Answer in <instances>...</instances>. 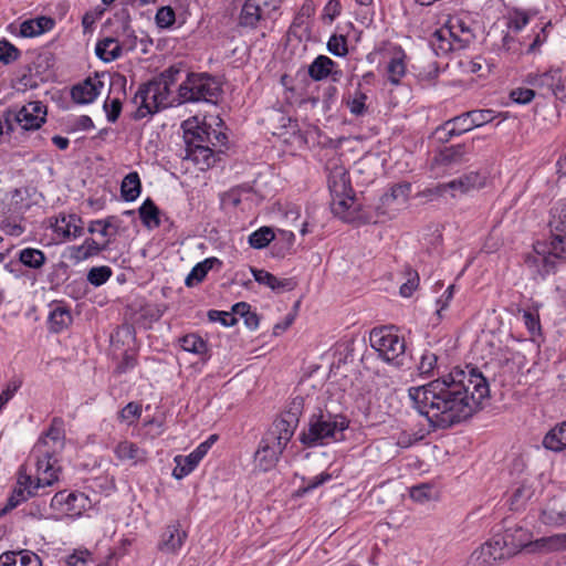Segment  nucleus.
I'll return each mask as SVG.
<instances>
[{
    "instance_id": "nucleus-38",
    "label": "nucleus",
    "mask_w": 566,
    "mask_h": 566,
    "mask_svg": "<svg viewBox=\"0 0 566 566\" xmlns=\"http://www.w3.org/2000/svg\"><path fill=\"white\" fill-rule=\"evenodd\" d=\"M539 521L546 526L562 527L566 525V511L552 505H545L539 514Z\"/></svg>"
},
{
    "instance_id": "nucleus-23",
    "label": "nucleus",
    "mask_w": 566,
    "mask_h": 566,
    "mask_svg": "<svg viewBox=\"0 0 566 566\" xmlns=\"http://www.w3.org/2000/svg\"><path fill=\"white\" fill-rule=\"evenodd\" d=\"M327 184L331 197L353 192L349 175L342 166H336L331 169Z\"/></svg>"
},
{
    "instance_id": "nucleus-7",
    "label": "nucleus",
    "mask_w": 566,
    "mask_h": 566,
    "mask_svg": "<svg viewBox=\"0 0 566 566\" xmlns=\"http://www.w3.org/2000/svg\"><path fill=\"white\" fill-rule=\"evenodd\" d=\"M279 432L271 426L259 443L254 453V463L260 471L268 472L272 470L292 439L287 433Z\"/></svg>"
},
{
    "instance_id": "nucleus-39",
    "label": "nucleus",
    "mask_w": 566,
    "mask_h": 566,
    "mask_svg": "<svg viewBox=\"0 0 566 566\" xmlns=\"http://www.w3.org/2000/svg\"><path fill=\"white\" fill-rule=\"evenodd\" d=\"M213 153L214 149L207 144L193 143V145H187V157L207 167H210L214 163Z\"/></svg>"
},
{
    "instance_id": "nucleus-53",
    "label": "nucleus",
    "mask_w": 566,
    "mask_h": 566,
    "mask_svg": "<svg viewBox=\"0 0 566 566\" xmlns=\"http://www.w3.org/2000/svg\"><path fill=\"white\" fill-rule=\"evenodd\" d=\"M438 364V356L434 353L424 350L418 364L420 376H431Z\"/></svg>"
},
{
    "instance_id": "nucleus-2",
    "label": "nucleus",
    "mask_w": 566,
    "mask_h": 566,
    "mask_svg": "<svg viewBox=\"0 0 566 566\" xmlns=\"http://www.w3.org/2000/svg\"><path fill=\"white\" fill-rule=\"evenodd\" d=\"M551 238L545 248L535 254H527L525 264L533 275L545 279L557 272L559 264L566 263V199H562L551 210Z\"/></svg>"
},
{
    "instance_id": "nucleus-13",
    "label": "nucleus",
    "mask_w": 566,
    "mask_h": 566,
    "mask_svg": "<svg viewBox=\"0 0 566 566\" xmlns=\"http://www.w3.org/2000/svg\"><path fill=\"white\" fill-rule=\"evenodd\" d=\"M88 505L90 500L84 493L65 490L56 492L50 503L54 511L69 516H81Z\"/></svg>"
},
{
    "instance_id": "nucleus-8",
    "label": "nucleus",
    "mask_w": 566,
    "mask_h": 566,
    "mask_svg": "<svg viewBox=\"0 0 566 566\" xmlns=\"http://www.w3.org/2000/svg\"><path fill=\"white\" fill-rule=\"evenodd\" d=\"M369 340L371 347L384 361L396 367L403 365L406 350L405 340L390 328H374L370 332Z\"/></svg>"
},
{
    "instance_id": "nucleus-4",
    "label": "nucleus",
    "mask_w": 566,
    "mask_h": 566,
    "mask_svg": "<svg viewBox=\"0 0 566 566\" xmlns=\"http://www.w3.org/2000/svg\"><path fill=\"white\" fill-rule=\"evenodd\" d=\"M348 424L345 416L319 409L310 417L308 428L300 434V441L307 448L325 446L337 440V434H342Z\"/></svg>"
},
{
    "instance_id": "nucleus-15",
    "label": "nucleus",
    "mask_w": 566,
    "mask_h": 566,
    "mask_svg": "<svg viewBox=\"0 0 566 566\" xmlns=\"http://www.w3.org/2000/svg\"><path fill=\"white\" fill-rule=\"evenodd\" d=\"M304 402L305 400L301 396L293 398L290 401L287 409L281 415L279 419L274 420L272 427L275 428V430H279V433L285 432L289 437L292 438L303 413Z\"/></svg>"
},
{
    "instance_id": "nucleus-40",
    "label": "nucleus",
    "mask_w": 566,
    "mask_h": 566,
    "mask_svg": "<svg viewBox=\"0 0 566 566\" xmlns=\"http://www.w3.org/2000/svg\"><path fill=\"white\" fill-rule=\"evenodd\" d=\"M272 254L275 258H285L293 250L295 234L292 231L280 230L279 237L274 239Z\"/></svg>"
},
{
    "instance_id": "nucleus-28",
    "label": "nucleus",
    "mask_w": 566,
    "mask_h": 566,
    "mask_svg": "<svg viewBox=\"0 0 566 566\" xmlns=\"http://www.w3.org/2000/svg\"><path fill=\"white\" fill-rule=\"evenodd\" d=\"M114 452L120 461H132L134 464L145 462L147 458V452L144 449L127 440L119 442Z\"/></svg>"
},
{
    "instance_id": "nucleus-26",
    "label": "nucleus",
    "mask_w": 566,
    "mask_h": 566,
    "mask_svg": "<svg viewBox=\"0 0 566 566\" xmlns=\"http://www.w3.org/2000/svg\"><path fill=\"white\" fill-rule=\"evenodd\" d=\"M542 444L553 452L566 449V420L553 427L543 438Z\"/></svg>"
},
{
    "instance_id": "nucleus-49",
    "label": "nucleus",
    "mask_w": 566,
    "mask_h": 566,
    "mask_svg": "<svg viewBox=\"0 0 566 566\" xmlns=\"http://www.w3.org/2000/svg\"><path fill=\"white\" fill-rule=\"evenodd\" d=\"M535 14L536 11H527L514 8L510 13L509 27L513 29L515 32H520L524 27L528 24L531 18Z\"/></svg>"
},
{
    "instance_id": "nucleus-60",
    "label": "nucleus",
    "mask_w": 566,
    "mask_h": 566,
    "mask_svg": "<svg viewBox=\"0 0 566 566\" xmlns=\"http://www.w3.org/2000/svg\"><path fill=\"white\" fill-rule=\"evenodd\" d=\"M327 50L335 56H345L348 53L346 38L343 35H332L327 42Z\"/></svg>"
},
{
    "instance_id": "nucleus-35",
    "label": "nucleus",
    "mask_w": 566,
    "mask_h": 566,
    "mask_svg": "<svg viewBox=\"0 0 566 566\" xmlns=\"http://www.w3.org/2000/svg\"><path fill=\"white\" fill-rule=\"evenodd\" d=\"M139 218L142 220V223L147 229H155L158 228L161 223L160 220V210L155 205V202L147 198L143 205L138 209Z\"/></svg>"
},
{
    "instance_id": "nucleus-52",
    "label": "nucleus",
    "mask_w": 566,
    "mask_h": 566,
    "mask_svg": "<svg viewBox=\"0 0 566 566\" xmlns=\"http://www.w3.org/2000/svg\"><path fill=\"white\" fill-rule=\"evenodd\" d=\"M112 269L106 265L92 268L87 273V281L94 286H101L112 276Z\"/></svg>"
},
{
    "instance_id": "nucleus-44",
    "label": "nucleus",
    "mask_w": 566,
    "mask_h": 566,
    "mask_svg": "<svg viewBox=\"0 0 566 566\" xmlns=\"http://www.w3.org/2000/svg\"><path fill=\"white\" fill-rule=\"evenodd\" d=\"M333 475L326 471L319 473L318 475L314 478H305L302 476L301 481L302 484L296 491V495L304 496L311 492H313L315 489L322 486L323 484L329 482L332 480Z\"/></svg>"
},
{
    "instance_id": "nucleus-25",
    "label": "nucleus",
    "mask_w": 566,
    "mask_h": 566,
    "mask_svg": "<svg viewBox=\"0 0 566 566\" xmlns=\"http://www.w3.org/2000/svg\"><path fill=\"white\" fill-rule=\"evenodd\" d=\"M54 231L64 238H78L83 234L82 219L75 214H61L54 224Z\"/></svg>"
},
{
    "instance_id": "nucleus-59",
    "label": "nucleus",
    "mask_w": 566,
    "mask_h": 566,
    "mask_svg": "<svg viewBox=\"0 0 566 566\" xmlns=\"http://www.w3.org/2000/svg\"><path fill=\"white\" fill-rule=\"evenodd\" d=\"M207 315L210 322H219L224 327H231L238 323V318L231 312L210 310Z\"/></svg>"
},
{
    "instance_id": "nucleus-24",
    "label": "nucleus",
    "mask_w": 566,
    "mask_h": 566,
    "mask_svg": "<svg viewBox=\"0 0 566 566\" xmlns=\"http://www.w3.org/2000/svg\"><path fill=\"white\" fill-rule=\"evenodd\" d=\"M109 242L111 240H105L103 243H98L92 238H86L81 245L71 248L70 258L76 263L82 262L106 250Z\"/></svg>"
},
{
    "instance_id": "nucleus-54",
    "label": "nucleus",
    "mask_w": 566,
    "mask_h": 566,
    "mask_svg": "<svg viewBox=\"0 0 566 566\" xmlns=\"http://www.w3.org/2000/svg\"><path fill=\"white\" fill-rule=\"evenodd\" d=\"M454 285H449L442 295L436 301V322L434 325L439 324L443 318V312L449 307L451 300L453 298Z\"/></svg>"
},
{
    "instance_id": "nucleus-57",
    "label": "nucleus",
    "mask_w": 566,
    "mask_h": 566,
    "mask_svg": "<svg viewBox=\"0 0 566 566\" xmlns=\"http://www.w3.org/2000/svg\"><path fill=\"white\" fill-rule=\"evenodd\" d=\"M458 136V133L455 132L454 127L452 126L449 119L439 125L433 132V137L440 144H447L452 138Z\"/></svg>"
},
{
    "instance_id": "nucleus-33",
    "label": "nucleus",
    "mask_w": 566,
    "mask_h": 566,
    "mask_svg": "<svg viewBox=\"0 0 566 566\" xmlns=\"http://www.w3.org/2000/svg\"><path fill=\"white\" fill-rule=\"evenodd\" d=\"M406 54L402 50L396 52L389 60L387 65L388 81L392 85H398L401 78L406 75Z\"/></svg>"
},
{
    "instance_id": "nucleus-27",
    "label": "nucleus",
    "mask_w": 566,
    "mask_h": 566,
    "mask_svg": "<svg viewBox=\"0 0 566 566\" xmlns=\"http://www.w3.org/2000/svg\"><path fill=\"white\" fill-rule=\"evenodd\" d=\"M95 53L103 62H112L123 54V45L115 38H105L99 40L95 46Z\"/></svg>"
},
{
    "instance_id": "nucleus-20",
    "label": "nucleus",
    "mask_w": 566,
    "mask_h": 566,
    "mask_svg": "<svg viewBox=\"0 0 566 566\" xmlns=\"http://www.w3.org/2000/svg\"><path fill=\"white\" fill-rule=\"evenodd\" d=\"M443 28L448 30L449 36L457 44V49L467 48L474 39L471 28L461 18H449Z\"/></svg>"
},
{
    "instance_id": "nucleus-18",
    "label": "nucleus",
    "mask_w": 566,
    "mask_h": 566,
    "mask_svg": "<svg viewBox=\"0 0 566 566\" xmlns=\"http://www.w3.org/2000/svg\"><path fill=\"white\" fill-rule=\"evenodd\" d=\"M187 538L179 523L168 525L160 535L158 549L164 554H177Z\"/></svg>"
},
{
    "instance_id": "nucleus-32",
    "label": "nucleus",
    "mask_w": 566,
    "mask_h": 566,
    "mask_svg": "<svg viewBox=\"0 0 566 566\" xmlns=\"http://www.w3.org/2000/svg\"><path fill=\"white\" fill-rule=\"evenodd\" d=\"M337 66L331 57L326 55H318L308 65V75L312 80L318 82L327 78L332 73V67Z\"/></svg>"
},
{
    "instance_id": "nucleus-63",
    "label": "nucleus",
    "mask_w": 566,
    "mask_h": 566,
    "mask_svg": "<svg viewBox=\"0 0 566 566\" xmlns=\"http://www.w3.org/2000/svg\"><path fill=\"white\" fill-rule=\"evenodd\" d=\"M155 20L159 28H169L175 23V11L171 7H161L157 10Z\"/></svg>"
},
{
    "instance_id": "nucleus-58",
    "label": "nucleus",
    "mask_w": 566,
    "mask_h": 566,
    "mask_svg": "<svg viewBox=\"0 0 566 566\" xmlns=\"http://www.w3.org/2000/svg\"><path fill=\"white\" fill-rule=\"evenodd\" d=\"M434 489L432 485L422 483L410 489V497L419 503H423L433 497Z\"/></svg>"
},
{
    "instance_id": "nucleus-41",
    "label": "nucleus",
    "mask_w": 566,
    "mask_h": 566,
    "mask_svg": "<svg viewBox=\"0 0 566 566\" xmlns=\"http://www.w3.org/2000/svg\"><path fill=\"white\" fill-rule=\"evenodd\" d=\"M19 261L27 268L38 270L44 265L46 256L39 249L24 248L19 252Z\"/></svg>"
},
{
    "instance_id": "nucleus-47",
    "label": "nucleus",
    "mask_w": 566,
    "mask_h": 566,
    "mask_svg": "<svg viewBox=\"0 0 566 566\" xmlns=\"http://www.w3.org/2000/svg\"><path fill=\"white\" fill-rule=\"evenodd\" d=\"M179 343L184 350L197 355H202L208 349L207 342L203 340L202 337L193 333L182 336L179 339Z\"/></svg>"
},
{
    "instance_id": "nucleus-34",
    "label": "nucleus",
    "mask_w": 566,
    "mask_h": 566,
    "mask_svg": "<svg viewBox=\"0 0 566 566\" xmlns=\"http://www.w3.org/2000/svg\"><path fill=\"white\" fill-rule=\"evenodd\" d=\"M331 198V210L333 214L345 221L352 220L353 216L349 210L354 205V191Z\"/></svg>"
},
{
    "instance_id": "nucleus-51",
    "label": "nucleus",
    "mask_w": 566,
    "mask_h": 566,
    "mask_svg": "<svg viewBox=\"0 0 566 566\" xmlns=\"http://www.w3.org/2000/svg\"><path fill=\"white\" fill-rule=\"evenodd\" d=\"M142 416V405L138 402H128L119 412L118 419L126 422L128 426L133 424Z\"/></svg>"
},
{
    "instance_id": "nucleus-16",
    "label": "nucleus",
    "mask_w": 566,
    "mask_h": 566,
    "mask_svg": "<svg viewBox=\"0 0 566 566\" xmlns=\"http://www.w3.org/2000/svg\"><path fill=\"white\" fill-rule=\"evenodd\" d=\"M53 27L54 20L42 15L35 19L25 20L20 24L11 23L9 24L8 30L15 36L34 38L50 31Z\"/></svg>"
},
{
    "instance_id": "nucleus-29",
    "label": "nucleus",
    "mask_w": 566,
    "mask_h": 566,
    "mask_svg": "<svg viewBox=\"0 0 566 566\" xmlns=\"http://www.w3.org/2000/svg\"><path fill=\"white\" fill-rule=\"evenodd\" d=\"M222 262L214 256L207 258L203 261L197 263L187 275L185 284L188 287H192L205 280L208 272L214 268V265L221 266Z\"/></svg>"
},
{
    "instance_id": "nucleus-56",
    "label": "nucleus",
    "mask_w": 566,
    "mask_h": 566,
    "mask_svg": "<svg viewBox=\"0 0 566 566\" xmlns=\"http://www.w3.org/2000/svg\"><path fill=\"white\" fill-rule=\"evenodd\" d=\"M93 562L92 553L87 549H75L65 557V564L67 566H86Z\"/></svg>"
},
{
    "instance_id": "nucleus-62",
    "label": "nucleus",
    "mask_w": 566,
    "mask_h": 566,
    "mask_svg": "<svg viewBox=\"0 0 566 566\" xmlns=\"http://www.w3.org/2000/svg\"><path fill=\"white\" fill-rule=\"evenodd\" d=\"M469 115L474 128L491 123L495 118L493 109H473L469 111Z\"/></svg>"
},
{
    "instance_id": "nucleus-64",
    "label": "nucleus",
    "mask_w": 566,
    "mask_h": 566,
    "mask_svg": "<svg viewBox=\"0 0 566 566\" xmlns=\"http://www.w3.org/2000/svg\"><path fill=\"white\" fill-rule=\"evenodd\" d=\"M184 73L185 70L182 66L175 64L163 71L157 77L160 78V81L167 82L168 85L174 86Z\"/></svg>"
},
{
    "instance_id": "nucleus-6",
    "label": "nucleus",
    "mask_w": 566,
    "mask_h": 566,
    "mask_svg": "<svg viewBox=\"0 0 566 566\" xmlns=\"http://www.w3.org/2000/svg\"><path fill=\"white\" fill-rule=\"evenodd\" d=\"M36 479L33 480L31 474L27 473L25 467H20L18 471L17 485L7 499L4 506L0 510V516L14 510L30 497L38 495L39 489L51 486L59 481V475H56V473H39L36 471Z\"/></svg>"
},
{
    "instance_id": "nucleus-36",
    "label": "nucleus",
    "mask_w": 566,
    "mask_h": 566,
    "mask_svg": "<svg viewBox=\"0 0 566 566\" xmlns=\"http://www.w3.org/2000/svg\"><path fill=\"white\" fill-rule=\"evenodd\" d=\"M48 323L52 333H61L71 325L72 314L69 308L56 306L50 312Z\"/></svg>"
},
{
    "instance_id": "nucleus-45",
    "label": "nucleus",
    "mask_w": 566,
    "mask_h": 566,
    "mask_svg": "<svg viewBox=\"0 0 566 566\" xmlns=\"http://www.w3.org/2000/svg\"><path fill=\"white\" fill-rule=\"evenodd\" d=\"M367 98V95L358 88L354 94L347 97L345 104L352 115L359 117L366 115L368 112V106L366 104Z\"/></svg>"
},
{
    "instance_id": "nucleus-12",
    "label": "nucleus",
    "mask_w": 566,
    "mask_h": 566,
    "mask_svg": "<svg viewBox=\"0 0 566 566\" xmlns=\"http://www.w3.org/2000/svg\"><path fill=\"white\" fill-rule=\"evenodd\" d=\"M505 545L504 538L485 542L470 555L467 566H497L505 559Z\"/></svg>"
},
{
    "instance_id": "nucleus-43",
    "label": "nucleus",
    "mask_w": 566,
    "mask_h": 566,
    "mask_svg": "<svg viewBox=\"0 0 566 566\" xmlns=\"http://www.w3.org/2000/svg\"><path fill=\"white\" fill-rule=\"evenodd\" d=\"M274 239L275 233L273 229L264 226L252 232L248 238V242L251 248L261 250L266 248Z\"/></svg>"
},
{
    "instance_id": "nucleus-11",
    "label": "nucleus",
    "mask_w": 566,
    "mask_h": 566,
    "mask_svg": "<svg viewBox=\"0 0 566 566\" xmlns=\"http://www.w3.org/2000/svg\"><path fill=\"white\" fill-rule=\"evenodd\" d=\"M159 95L160 93L156 91L155 83L149 81L142 84L133 98V103L137 105V108L132 117L135 120H140L148 115L157 113L163 107V98H159Z\"/></svg>"
},
{
    "instance_id": "nucleus-22",
    "label": "nucleus",
    "mask_w": 566,
    "mask_h": 566,
    "mask_svg": "<svg viewBox=\"0 0 566 566\" xmlns=\"http://www.w3.org/2000/svg\"><path fill=\"white\" fill-rule=\"evenodd\" d=\"M486 177L479 171H470L457 179L449 181L451 187V195L455 197L457 192L468 193L472 190H478L484 187Z\"/></svg>"
},
{
    "instance_id": "nucleus-17",
    "label": "nucleus",
    "mask_w": 566,
    "mask_h": 566,
    "mask_svg": "<svg viewBox=\"0 0 566 566\" xmlns=\"http://www.w3.org/2000/svg\"><path fill=\"white\" fill-rule=\"evenodd\" d=\"M103 86L104 83L98 76L87 77L72 87L71 97L76 104H91L97 98Z\"/></svg>"
},
{
    "instance_id": "nucleus-9",
    "label": "nucleus",
    "mask_w": 566,
    "mask_h": 566,
    "mask_svg": "<svg viewBox=\"0 0 566 566\" xmlns=\"http://www.w3.org/2000/svg\"><path fill=\"white\" fill-rule=\"evenodd\" d=\"M524 83L538 90L543 97L554 96L556 99L566 102V72L559 67L542 73H528Z\"/></svg>"
},
{
    "instance_id": "nucleus-42",
    "label": "nucleus",
    "mask_w": 566,
    "mask_h": 566,
    "mask_svg": "<svg viewBox=\"0 0 566 566\" xmlns=\"http://www.w3.org/2000/svg\"><path fill=\"white\" fill-rule=\"evenodd\" d=\"M411 191L410 182H400L391 186L388 192L381 196V202L384 205H390L395 201L405 203L407 202Z\"/></svg>"
},
{
    "instance_id": "nucleus-50",
    "label": "nucleus",
    "mask_w": 566,
    "mask_h": 566,
    "mask_svg": "<svg viewBox=\"0 0 566 566\" xmlns=\"http://www.w3.org/2000/svg\"><path fill=\"white\" fill-rule=\"evenodd\" d=\"M21 51L7 39L0 40V62L8 65L18 61Z\"/></svg>"
},
{
    "instance_id": "nucleus-37",
    "label": "nucleus",
    "mask_w": 566,
    "mask_h": 566,
    "mask_svg": "<svg viewBox=\"0 0 566 566\" xmlns=\"http://www.w3.org/2000/svg\"><path fill=\"white\" fill-rule=\"evenodd\" d=\"M142 191V182L138 172L127 174L120 185V195L127 202L135 201Z\"/></svg>"
},
{
    "instance_id": "nucleus-5",
    "label": "nucleus",
    "mask_w": 566,
    "mask_h": 566,
    "mask_svg": "<svg viewBox=\"0 0 566 566\" xmlns=\"http://www.w3.org/2000/svg\"><path fill=\"white\" fill-rule=\"evenodd\" d=\"M222 93L221 83L208 73H187L178 87V104L216 103Z\"/></svg>"
},
{
    "instance_id": "nucleus-21",
    "label": "nucleus",
    "mask_w": 566,
    "mask_h": 566,
    "mask_svg": "<svg viewBox=\"0 0 566 566\" xmlns=\"http://www.w3.org/2000/svg\"><path fill=\"white\" fill-rule=\"evenodd\" d=\"M254 280L261 284L270 287L274 292H284V291H292L296 286V281L292 277L289 279H279L272 273L263 270V269H256L251 268L250 269Z\"/></svg>"
},
{
    "instance_id": "nucleus-46",
    "label": "nucleus",
    "mask_w": 566,
    "mask_h": 566,
    "mask_svg": "<svg viewBox=\"0 0 566 566\" xmlns=\"http://www.w3.org/2000/svg\"><path fill=\"white\" fill-rule=\"evenodd\" d=\"M176 467L172 470V476L177 480H181L190 474L199 464L191 453L188 455H177L175 458Z\"/></svg>"
},
{
    "instance_id": "nucleus-1",
    "label": "nucleus",
    "mask_w": 566,
    "mask_h": 566,
    "mask_svg": "<svg viewBox=\"0 0 566 566\" xmlns=\"http://www.w3.org/2000/svg\"><path fill=\"white\" fill-rule=\"evenodd\" d=\"M408 396L431 427L447 429L480 411L490 397V386L478 368L455 367L428 384L410 387Z\"/></svg>"
},
{
    "instance_id": "nucleus-10",
    "label": "nucleus",
    "mask_w": 566,
    "mask_h": 566,
    "mask_svg": "<svg viewBox=\"0 0 566 566\" xmlns=\"http://www.w3.org/2000/svg\"><path fill=\"white\" fill-rule=\"evenodd\" d=\"M277 9L275 0H245L238 19V25L243 29L255 30L272 18Z\"/></svg>"
},
{
    "instance_id": "nucleus-55",
    "label": "nucleus",
    "mask_w": 566,
    "mask_h": 566,
    "mask_svg": "<svg viewBox=\"0 0 566 566\" xmlns=\"http://www.w3.org/2000/svg\"><path fill=\"white\" fill-rule=\"evenodd\" d=\"M150 82L155 83L156 91L160 93L159 98H163V107L170 106L175 102L178 103V94L174 97L171 96L172 86L168 85L167 82L160 81L158 77H154Z\"/></svg>"
},
{
    "instance_id": "nucleus-30",
    "label": "nucleus",
    "mask_w": 566,
    "mask_h": 566,
    "mask_svg": "<svg viewBox=\"0 0 566 566\" xmlns=\"http://www.w3.org/2000/svg\"><path fill=\"white\" fill-rule=\"evenodd\" d=\"M429 45L437 56L446 55L457 49V44L444 28L438 29L431 34Z\"/></svg>"
},
{
    "instance_id": "nucleus-31",
    "label": "nucleus",
    "mask_w": 566,
    "mask_h": 566,
    "mask_svg": "<svg viewBox=\"0 0 566 566\" xmlns=\"http://www.w3.org/2000/svg\"><path fill=\"white\" fill-rule=\"evenodd\" d=\"M468 147L465 144L452 145L444 147L437 155V161L442 166H451L465 161Z\"/></svg>"
},
{
    "instance_id": "nucleus-14",
    "label": "nucleus",
    "mask_w": 566,
    "mask_h": 566,
    "mask_svg": "<svg viewBox=\"0 0 566 566\" xmlns=\"http://www.w3.org/2000/svg\"><path fill=\"white\" fill-rule=\"evenodd\" d=\"M46 106L39 101L29 102L15 113L14 119L25 130L39 129L45 123Z\"/></svg>"
},
{
    "instance_id": "nucleus-19",
    "label": "nucleus",
    "mask_w": 566,
    "mask_h": 566,
    "mask_svg": "<svg viewBox=\"0 0 566 566\" xmlns=\"http://www.w3.org/2000/svg\"><path fill=\"white\" fill-rule=\"evenodd\" d=\"M184 138L186 145L207 144L211 148L217 147L219 144L224 145L227 136L223 133L217 130H210L203 126H196L195 129H185Z\"/></svg>"
},
{
    "instance_id": "nucleus-48",
    "label": "nucleus",
    "mask_w": 566,
    "mask_h": 566,
    "mask_svg": "<svg viewBox=\"0 0 566 566\" xmlns=\"http://www.w3.org/2000/svg\"><path fill=\"white\" fill-rule=\"evenodd\" d=\"M537 549L552 552L557 549H566V534H557L553 536L542 537L533 544Z\"/></svg>"
},
{
    "instance_id": "nucleus-61",
    "label": "nucleus",
    "mask_w": 566,
    "mask_h": 566,
    "mask_svg": "<svg viewBox=\"0 0 566 566\" xmlns=\"http://www.w3.org/2000/svg\"><path fill=\"white\" fill-rule=\"evenodd\" d=\"M449 120L459 136L474 128L469 112H464L458 116L450 118Z\"/></svg>"
},
{
    "instance_id": "nucleus-3",
    "label": "nucleus",
    "mask_w": 566,
    "mask_h": 566,
    "mask_svg": "<svg viewBox=\"0 0 566 566\" xmlns=\"http://www.w3.org/2000/svg\"><path fill=\"white\" fill-rule=\"evenodd\" d=\"M65 446L64 420L60 417L52 419L49 429L39 438L30 458L34 459L35 468L39 473H56L61 472L59 465V454Z\"/></svg>"
}]
</instances>
